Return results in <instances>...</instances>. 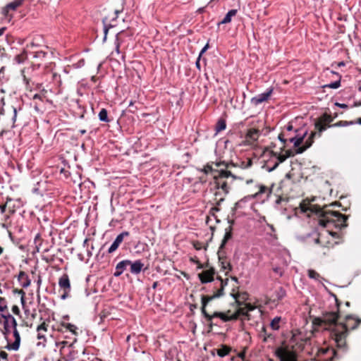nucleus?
Here are the masks:
<instances>
[{
  "label": "nucleus",
  "instance_id": "nucleus-40",
  "mask_svg": "<svg viewBox=\"0 0 361 361\" xmlns=\"http://www.w3.org/2000/svg\"><path fill=\"white\" fill-rule=\"evenodd\" d=\"M77 330L78 327L73 324V326H70V329L68 331L71 332L73 335L77 336L78 335Z\"/></svg>",
  "mask_w": 361,
  "mask_h": 361
},
{
  "label": "nucleus",
  "instance_id": "nucleus-5",
  "mask_svg": "<svg viewBox=\"0 0 361 361\" xmlns=\"http://www.w3.org/2000/svg\"><path fill=\"white\" fill-rule=\"evenodd\" d=\"M8 319H11V326L13 329V336L14 342L12 344H8L6 348L8 350H18L20 348V336L18 331L17 330V322L16 319L12 316L9 315Z\"/></svg>",
  "mask_w": 361,
  "mask_h": 361
},
{
  "label": "nucleus",
  "instance_id": "nucleus-28",
  "mask_svg": "<svg viewBox=\"0 0 361 361\" xmlns=\"http://www.w3.org/2000/svg\"><path fill=\"white\" fill-rule=\"evenodd\" d=\"M11 315L10 314H8L7 315L2 314V317L5 319L4 322V327L6 332H8L10 331V328H12L11 326V319H8V316Z\"/></svg>",
  "mask_w": 361,
  "mask_h": 361
},
{
  "label": "nucleus",
  "instance_id": "nucleus-14",
  "mask_svg": "<svg viewBox=\"0 0 361 361\" xmlns=\"http://www.w3.org/2000/svg\"><path fill=\"white\" fill-rule=\"evenodd\" d=\"M144 263L142 262L141 260L137 259L134 262L131 261V264H130V272L133 274H138L141 272L142 268L144 267Z\"/></svg>",
  "mask_w": 361,
  "mask_h": 361
},
{
  "label": "nucleus",
  "instance_id": "nucleus-37",
  "mask_svg": "<svg viewBox=\"0 0 361 361\" xmlns=\"http://www.w3.org/2000/svg\"><path fill=\"white\" fill-rule=\"evenodd\" d=\"M315 128L317 129H318L319 132V133H322V131L325 130H326V127L325 126L322 125V123L320 121L319 122H317L315 123Z\"/></svg>",
  "mask_w": 361,
  "mask_h": 361
},
{
  "label": "nucleus",
  "instance_id": "nucleus-24",
  "mask_svg": "<svg viewBox=\"0 0 361 361\" xmlns=\"http://www.w3.org/2000/svg\"><path fill=\"white\" fill-rule=\"evenodd\" d=\"M209 40L207 42V44L202 47L201 51L199 53L198 57L195 61L196 68H201L200 61L203 56V54L209 49Z\"/></svg>",
  "mask_w": 361,
  "mask_h": 361
},
{
  "label": "nucleus",
  "instance_id": "nucleus-7",
  "mask_svg": "<svg viewBox=\"0 0 361 361\" xmlns=\"http://www.w3.org/2000/svg\"><path fill=\"white\" fill-rule=\"evenodd\" d=\"M290 341L293 345L298 346V348H302L309 339L305 337L301 332H298L293 334Z\"/></svg>",
  "mask_w": 361,
  "mask_h": 361
},
{
  "label": "nucleus",
  "instance_id": "nucleus-9",
  "mask_svg": "<svg viewBox=\"0 0 361 361\" xmlns=\"http://www.w3.org/2000/svg\"><path fill=\"white\" fill-rule=\"evenodd\" d=\"M211 322H208L209 323V326H212L213 325L212 319L214 318L218 317L220 318L223 322H228L231 320H235L238 319L237 314H232L231 315H228L224 312H215L213 314H210Z\"/></svg>",
  "mask_w": 361,
  "mask_h": 361
},
{
  "label": "nucleus",
  "instance_id": "nucleus-58",
  "mask_svg": "<svg viewBox=\"0 0 361 361\" xmlns=\"http://www.w3.org/2000/svg\"><path fill=\"white\" fill-rule=\"evenodd\" d=\"M345 65V62L343 61L338 62V64H337V66L338 67L344 66Z\"/></svg>",
  "mask_w": 361,
  "mask_h": 361
},
{
  "label": "nucleus",
  "instance_id": "nucleus-20",
  "mask_svg": "<svg viewBox=\"0 0 361 361\" xmlns=\"http://www.w3.org/2000/svg\"><path fill=\"white\" fill-rule=\"evenodd\" d=\"M18 280L20 281L23 288H27L31 283L30 279L24 271H20L18 274Z\"/></svg>",
  "mask_w": 361,
  "mask_h": 361
},
{
  "label": "nucleus",
  "instance_id": "nucleus-39",
  "mask_svg": "<svg viewBox=\"0 0 361 361\" xmlns=\"http://www.w3.org/2000/svg\"><path fill=\"white\" fill-rule=\"evenodd\" d=\"M7 308L5 304V299L0 298V312H4Z\"/></svg>",
  "mask_w": 361,
  "mask_h": 361
},
{
  "label": "nucleus",
  "instance_id": "nucleus-49",
  "mask_svg": "<svg viewBox=\"0 0 361 361\" xmlns=\"http://www.w3.org/2000/svg\"><path fill=\"white\" fill-rule=\"evenodd\" d=\"M360 322H361V319H360L358 318H356L355 319V324L353 326H352L351 329H356L358 326V325L360 324Z\"/></svg>",
  "mask_w": 361,
  "mask_h": 361
},
{
  "label": "nucleus",
  "instance_id": "nucleus-38",
  "mask_svg": "<svg viewBox=\"0 0 361 361\" xmlns=\"http://www.w3.org/2000/svg\"><path fill=\"white\" fill-rule=\"evenodd\" d=\"M248 313L247 309L243 307H240L237 312H235V314H238V317L240 315V314H242V315H246Z\"/></svg>",
  "mask_w": 361,
  "mask_h": 361
},
{
  "label": "nucleus",
  "instance_id": "nucleus-50",
  "mask_svg": "<svg viewBox=\"0 0 361 361\" xmlns=\"http://www.w3.org/2000/svg\"><path fill=\"white\" fill-rule=\"evenodd\" d=\"M245 307L247 309V312L252 311L254 310V307L250 304H246Z\"/></svg>",
  "mask_w": 361,
  "mask_h": 361
},
{
  "label": "nucleus",
  "instance_id": "nucleus-35",
  "mask_svg": "<svg viewBox=\"0 0 361 361\" xmlns=\"http://www.w3.org/2000/svg\"><path fill=\"white\" fill-rule=\"evenodd\" d=\"M221 269H224V271H226L227 272L231 271V269H232V266L230 264V262H228L221 261Z\"/></svg>",
  "mask_w": 361,
  "mask_h": 361
},
{
  "label": "nucleus",
  "instance_id": "nucleus-51",
  "mask_svg": "<svg viewBox=\"0 0 361 361\" xmlns=\"http://www.w3.org/2000/svg\"><path fill=\"white\" fill-rule=\"evenodd\" d=\"M335 104L341 109H347L348 108V105L345 104H341V103L336 102Z\"/></svg>",
  "mask_w": 361,
  "mask_h": 361
},
{
  "label": "nucleus",
  "instance_id": "nucleus-11",
  "mask_svg": "<svg viewBox=\"0 0 361 361\" xmlns=\"http://www.w3.org/2000/svg\"><path fill=\"white\" fill-rule=\"evenodd\" d=\"M214 271L213 269L204 270L198 274L202 283H207L214 281Z\"/></svg>",
  "mask_w": 361,
  "mask_h": 361
},
{
  "label": "nucleus",
  "instance_id": "nucleus-19",
  "mask_svg": "<svg viewBox=\"0 0 361 361\" xmlns=\"http://www.w3.org/2000/svg\"><path fill=\"white\" fill-rule=\"evenodd\" d=\"M327 71H329V73L331 74H336V77H337V79L333 82H330L329 84H326V85H323V87L324 88H332V89H337L340 86H341V76H339L335 71H332V70H330V69H326Z\"/></svg>",
  "mask_w": 361,
  "mask_h": 361
},
{
  "label": "nucleus",
  "instance_id": "nucleus-48",
  "mask_svg": "<svg viewBox=\"0 0 361 361\" xmlns=\"http://www.w3.org/2000/svg\"><path fill=\"white\" fill-rule=\"evenodd\" d=\"M73 324L71 323H63L62 328H64L66 331H68L70 329V326H73Z\"/></svg>",
  "mask_w": 361,
  "mask_h": 361
},
{
  "label": "nucleus",
  "instance_id": "nucleus-30",
  "mask_svg": "<svg viewBox=\"0 0 361 361\" xmlns=\"http://www.w3.org/2000/svg\"><path fill=\"white\" fill-rule=\"evenodd\" d=\"M99 118L101 121L103 122H109V119L108 118V113L106 109H102L99 113Z\"/></svg>",
  "mask_w": 361,
  "mask_h": 361
},
{
  "label": "nucleus",
  "instance_id": "nucleus-23",
  "mask_svg": "<svg viewBox=\"0 0 361 361\" xmlns=\"http://www.w3.org/2000/svg\"><path fill=\"white\" fill-rule=\"evenodd\" d=\"M259 131L255 128L250 129L246 135L247 139H248L250 141H256L257 140L259 136Z\"/></svg>",
  "mask_w": 361,
  "mask_h": 361
},
{
  "label": "nucleus",
  "instance_id": "nucleus-13",
  "mask_svg": "<svg viewBox=\"0 0 361 361\" xmlns=\"http://www.w3.org/2000/svg\"><path fill=\"white\" fill-rule=\"evenodd\" d=\"M25 0H14L10 3H8L3 9V14L5 16H8V13L10 10L15 11L20 6L23 4Z\"/></svg>",
  "mask_w": 361,
  "mask_h": 361
},
{
  "label": "nucleus",
  "instance_id": "nucleus-3",
  "mask_svg": "<svg viewBox=\"0 0 361 361\" xmlns=\"http://www.w3.org/2000/svg\"><path fill=\"white\" fill-rule=\"evenodd\" d=\"M216 167L225 166V169H220L218 174H213L215 179V187L217 189H221L225 195L228 194L230 190L229 185L232 183L233 180L237 178V176L229 169L234 166L232 163L216 162L215 163Z\"/></svg>",
  "mask_w": 361,
  "mask_h": 361
},
{
  "label": "nucleus",
  "instance_id": "nucleus-60",
  "mask_svg": "<svg viewBox=\"0 0 361 361\" xmlns=\"http://www.w3.org/2000/svg\"><path fill=\"white\" fill-rule=\"evenodd\" d=\"M252 164V161L250 160H249L246 164V166H245V168H248L251 166Z\"/></svg>",
  "mask_w": 361,
  "mask_h": 361
},
{
  "label": "nucleus",
  "instance_id": "nucleus-52",
  "mask_svg": "<svg viewBox=\"0 0 361 361\" xmlns=\"http://www.w3.org/2000/svg\"><path fill=\"white\" fill-rule=\"evenodd\" d=\"M6 204L0 205V214H3L6 212Z\"/></svg>",
  "mask_w": 361,
  "mask_h": 361
},
{
  "label": "nucleus",
  "instance_id": "nucleus-42",
  "mask_svg": "<svg viewBox=\"0 0 361 361\" xmlns=\"http://www.w3.org/2000/svg\"><path fill=\"white\" fill-rule=\"evenodd\" d=\"M353 124V121L348 122V121H340L338 123L336 124V126H347L348 125Z\"/></svg>",
  "mask_w": 361,
  "mask_h": 361
},
{
  "label": "nucleus",
  "instance_id": "nucleus-55",
  "mask_svg": "<svg viewBox=\"0 0 361 361\" xmlns=\"http://www.w3.org/2000/svg\"><path fill=\"white\" fill-rule=\"evenodd\" d=\"M267 226L271 229L272 232H275L274 227L272 224L267 223Z\"/></svg>",
  "mask_w": 361,
  "mask_h": 361
},
{
  "label": "nucleus",
  "instance_id": "nucleus-21",
  "mask_svg": "<svg viewBox=\"0 0 361 361\" xmlns=\"http://www.w3.org/2000/svg\"><path fill=\"white\" fill-rule=\"evenodd\" d=\"M47 325L44 322H43L39 326H38L37 328V339L43 340L44 341H45L46 337H45L44 332H47Z\"/></svg>",
  "mask_w": 361,
  "mask_h": 361
},
{
  "label": "nucleus",
  "instance_id": "nucleus-57",
  "mask_svg": "<svg viewBox=\"0 0 361 361\" xmlns=\"http://www.w3.org/2000/svg\"><path fill=\"white\" fill-rule=\"evenodd\" d=\"M293 126H292V125H290V124H288V125L287 126V127H286V130H287L288 131H290V130H293Z\"/></svg>",
  "mask_w": 361,
  "mask_h": 361
},
{
  "label": "nucleus",
  "instance_id": "nucleus-17",
  "mask_svg": "<svg viewBox=\"0 0 361 361\" xmlns=\"http://www.w3.org/2000/svg\"><path fill=\"white\" fill-rule=\"evenodd\" d=\"M265 190H266V187L263 186V185H261L259 187V191L258 192H256L255 195L245 197V198H243V199L240 200V201L237 202L235 203V207H237V208L242 207H243V204L245 203L247 201V200L254 198V197L258 196L260 193L264 192Z\"/></svg>",
  "mask_w": 361,
  "mask_h": 361
},
{
  "label": "nucleus",
  "instance_id": "nucleus-64",
  "mask_svg": "<svg viewBox=\"0 0 361 361\" xmlns=\"http://www.w3.org/2000/svg\"><path fill=\"white\" fill-rule=\"evenodd\" d=\"M157 282H154V283H153V285H152V288H153V289H155V288H157Z\"/></svg>",
  "mask_w": 361,
  "mask_h": 361
},
{
  "label": "nucleus",
  "instance_id": "nucleus-44",
  "mask_svg": "<svg viewBox=\"0 0 361 361\" xmlns=\"http://www.w3.org/2000/svg\"><path fill=\"white\" fill-rule=\"evenodd\" d=\"M75 67L74 68H81L82 66H85V60L84 59H80V61H78V62L74 65Z\"/></svg>",
  "mask_w": 361,
  "mask_h": 361
},
{
  "label": "nucleus",
  "instance_id": "nucleus-29",
  "mask_svg": "<svg viewBox=\"0 0 361 361\" xmlns=\"http://www.w3.org/2000/svg\"><path fill=\"white\" fill-rule=\"evenodd\" d=\"M281 319V318L280 317H276L271 320V322L270 323V326L273 330L276 331V330L279 329V328H280L279 323H280Z\"/></svg>",
  "mask_w": 361,
  "mask_h": 361
},
{
  "label": "nucleus",
  "instance_id": "nucleus-36",
  "mask_svg": "<svg viewBox=\"0 0 361 361\" xmlns=\"http://www.w3.org/2000/svg\"><path fill=\"white\" fill-rule=\"evenodd\" d=\"M273 271L276 273L279 276H282L283 274V270L279 267H273Z\"/></svg>",
  "mask_w": 361,
  "mask_h": 361
},
{
  "label": "nucleus",
  "instance_id": "nucleus-27",
  "mask_svg": "<svg viewBox=\"0 0 361 361\" xmlns=\"http://www.w3.org/2000/svg\"><path fill=\"white\" fill-rule=\"evenodd\" d=\"M230 351L231 348L229 347L226 345H222L221 348L217 350L216 353L219 357H224L227 355Z\"/></svg>",
  "mask_w": 361,
  "mask_h": 361
},
{
  "label": "nucleus",
  "instance_id": "nucleus-15",
  "mask_svg": "<svg viewBox=\"0 0 361 361\" xmlns=\"http://www.w3.org/2000/svg\"><path fill=\"white\" fill-rule=\"evenodd\" d=\"M59 286L62 290L71 291V283L67 274H63L60 277Z\"/></svg>",
  "mask_w": 361,
  "mask_h": 361
},
{
  "label": "nucleus",
  "instance_id": "nucleus-1",
  "mask_svg": "<svg viewBox=\"0 0 361 361\" xmlns=\"http://www.w3.org/2000/svg\"><path fill=\"white\" fill-rule=\"evenodd\" d=\"M305 214L310 217L313 214L318 216V224L322 227L329 228L331 225L336 228H343L347 225L345 221L347 216L338 212L325 211L319 206L312 204L307 199L303 200L299 207L294 209V215L298 216L300 214Z\"/></svg>",
  "mask_w": 361,
  "mask_h": 361
},
{
  "label": "nucleus",
  "instance_id": "nucleus-8",
  "mask_svg": "<svg viewBox=\"0 0 361 361\" xmlns=\"http://www.w3.org/2000/svg\"><path fill=\"white\" fill-rule=\"evenodd\" d=\"M129 235H130V233L128 231H123L121 233H119L116 236V238L114 240V241L113 242V243L109 247V248L108 250V252L110 254V253H113L114 252H115L117 250V248L119 247V245L121 244V243L123 241L124 238L126 237H128Z\"/></svg>",
  "mask_w": 361,
  "mask_h": 361
},
{
  "label": "nucleus",
  "instance_id": "nucleus-4",
  "mask_svg": "<svg viewBox=\"0 0 361 361\" xmlns=\"http://www.w3.org/2000/svg\"><path fill=\"white\" fill-rule=\"evenodd\" d=\"M219 280L218 286L219 288H218L217 291L211 296H202V308L201 311L204 317L206 318L207 322H211V317L210 314H208L205 310L207 305L208 302H209L211 300H212L214 298H219L224 295V289L226 286L228 284V279H226V280H222L221 278L217 279Z\"/></svg>",
  "mask_w": 361,
  "mask_h": 361
},
{
  "label": "nucleus",
  "instance_id": "nucleus-32",
  "mask_svg": "<svg viewBox=\"0 0 361 361\" xmlns=\"http://www.w3.org/2000/svg\"><path fill=\"white\" fill-rule=\"evenodd\" d=\"M226 127V122L224 120H219L216 124V132L225 130Z\"/></svg>",
  "mask_w": 361,
  "mask_h": 361
},
{
  "label": "nucleus",
  "instance_id": "nucleus-59",
  "mask_svg": "<svg viewBox=\"0 0 361 361\" xmlns=\"http://www.w3.org/2000/svg\"><path fill=\"white\" fill-rule=\"evenodd\" d=\"M13 112H14V115H13V120L15 121H16V109L14 108L13 109Z\"/></svg>",
  "mask_w": 361,
  "mask_h": 361
},
{
  "label": "nucleus",
  "instance_id": "nucleus-43",
  "mask_svg": "<svg viewBox=\"0 0 361 361\" xmlns=\"http://www.w3.org/2000/svg\"><path fill=\"white\" fill-rule=\"evenodd\" d=\"M70 292L71 291L63 290V294L61 295V299L66 300L69 297Z\"/></svg>",
  "mask_w": 361,
  "mask_h": 361
},
{
  "label": "nucleus",
  "instance_id": "nucleus-26",
  "mask_svg": "<svg viewBox=\"0 0 361 361\" xmlns=\"http://www.w3.org/2000/svg\"><path fill=\"white\" fill-rule=\"evenodd\" d=\"M307 275L310 279H314L315 281L319 282L323 280V278L320 276V274L313 269H309L307 271Z\"/></svg>",
  "mask_w": 361,
  "mask_h": 361
},
{
  "label": "nucleus",
  "instance_id": "nucleus-34",
  "mask_svg": "<svg viewBox=\"0 0 361 361\" xmlns=\"http://www.w3.org/2000/svg\"><path fill=\"white\" fill-rule=\"evenodd\" d=\"M286 295V290L283 288H279L276 292V295L278 300L283 299Z\"/></svg>",
  "mask_w": 361,
  "mask_h": 361
},
{
  "label": "nucleus",
  "instance_id": "nucleus-41",
  "mask_svg": "<svg viewBox=\"0 0 361 361\" xmlns=\"http://www.w3.org/2000/svg\"><path fill=\"white\" fill-rule=\"evenodd\" d=\"M45 55H46V53L44 51H40L36 52V54L34 55V56L36 58H43L45 56Z\"/></svg>",
  "mask_w": 361,
  "mask_h": 361
},
{
  "label": "nucleus",
  "instance_id": "nucleus-63",
  "mask_svg": "<svg viewBox=\"0 0 361 361\" xmlns=\"http://www.w3.org/2000/svg\"><path fill=\"white\" fill-rule=\"evenodd\" d=\"M204 11V8L202 7V8H200L198 10H197V12L199 13H202L203 11Z\"/></svg>",
  "mask_w": 361,
  "mask_h": 361
},
{
  "label": "nucleus",
  "instance_id": "nucleus-22",
  "mask_svg": "<svg viewBox=\"0 0 361 361\" xmlns=\"http://www.w3.org/2000/svg\"><path fill=\"white\" fill-rule=\"evenodd\" d=\"M307 134V131L306 130L302 135H296L289 138V141L290 142L293 143L295 147H299L302 142Z\"/></svg>",
  "mask_w": 361,
  "mask_h": 361
},
{
  "label": "nucleus",
  "instance_id": "nucleus-47",
  "mask_svg": "<svg viewBox=\"0 0 361 361\" xmlns=\"http://www.w3.org/2000/svg\"><path fill=\"white\" fill-rule=\"evenodd\" d=\"M67 344H68V341H62L59 343V345H61V348L60 349L61 353H62V351L65 350V347Z\"/></svg>",
  "mask_w": 361,
  "mask_h": 361
},
{
  "label": "nucleus",
  "instance_id": "nucleus-53",
  "mask_svg": "<svg viewBox=\"0 0 361 361\" xmlns=\"http://www.w3.org/2000/svg\"><path fill=\"white\" fill-rule=\"evenodd\" d=\"M19 293L22 294V297H21L20 300H21L22 305H23L25 304V299H24L25 292L23 290H20L19 291Z\"/></svg>",
  "mask_w": 361,
  "mask_h": 361
},
{
  "label": "nucleus",
  "instance_id": "nucleus-18",
  "mask_svg": "<svg viewBox=\"0 0 361 361\" xmlns=\"http://www.w3.org/2000/svg\"><path fill=\"white\" fill-rule=\"evenodd\" d=\"M238 11L236 9H231L225 15L224 18L217 23L218 26L223 24H227L231 22L232 18L234 17Z\"/></svg>",
  "mask_w": 361,
  "mask_h": 361
},
{
  "label": "nucleus",
  "instance_id": "nucleus-16",
  "mask_svg": "<svg viewBox=\"0 0 361 361\" xmlns=\"http://www.w3.org/2000/svg\"><path fill=\"white\" fill-rule=\"evenodd\" d=\"M316 135V133L312 132L310 134V136L306 140L305 145L302 147H298L296 150L297 154H302L307 149L310 147L313 143V140L314 136Z\"/></svg>",
  "mask_w": 361,
  "mask_h": 361
},
{
  "label": "nucleus",
  "instance_id": "nucleus-2",
  "mask_svg": "<svg viewBox=\"0 0 361 361\" xmlns=\"http://www.w3.org/2000/svg\"><path fill=\"white\" fill-rule=\"evenodd\" d=\"M338 315L336 312H328L323 317L322 321L329 325L335 324L331 331V337L337 348L343 352L347 350L346 338L348 335V328L344 324H336Z\"/></svg>",
  "mask_w": 361,
  "mask_h": 361
},
{
  "label": "nucleus",
  "instance_id": "nucleus-6",
  "mask_svg": "<svg viewBox=\"0 0 361 361\" xmlns=\"http://www.w3.org/2000/svg\"><path fill=\"white\" fill-rule=\"evenodd\" d=\"M273 90V87H269L267 89V90L264 92L260 93L254 97L251 100L252 103L255 105H259V104L267 101L271 94H272Z\"/></svg>",
  "mask_w": 361,
  "mask_h": 361
},
{
  "label": "nucleus",
  "instance_id": "nucleus-61",
  "mask_svg": "<svg viewBox=\"0 0 361 361\" xmlns=\"http://www.w3.org/2000/svg\"><path fill=\"white\" fill-rule=\"evenodd\" d=\"M260 222L267 223V220H266L265 216H262V217L260 218Z\"/></svg>",
  "mask_w": 361,
  "mask_h": 361
},
{
  "label": "nucleus",
  "instance_id": "nucleus-45",
  "mask_svg": "<svg viewBox=\"0 0 361 361\" xmlns=\"http://www.w3.org/2000/svg\"><path fill=\"white\" fill-rule=\"evenodd\" d=\"M12 312L15 314H20V310H19V308H18V307L17 305H13L12 307Z\"/></svg>",
  "mask_w": 361,
  "mask_h": 361
},
{
  "label": "nucleus",
  "instance_id": "nucleus-33",
  "mask_svg": "<svg viewBox=\"0 0 361 361\" xmlns=\"http://www.w3.org/2000/svg\"><path fill=\"white\" fill-rule=\"evenodd\" d=\"M203 171L206 174H208L209 173L212 174L213 173H216V174H218V171H219V170L214 169L212 165L205 166Z\"/></svg>",
  "mask_w": 361,
  "mask_h": 361
},
{
  "label": "nucleus",
  "instance_id": "nucleus-10",
  "mask_svg": "<svg viewBox=\"0 0 361 361\" xmlns=\"http://www.w3.org/2000/svg\"><path fill=\"white\" fill-rule=\"evenodd\" d=\"M275 156H276V161H275L274 164L273 165V166H271L267 169L268 171H269V172L276 169L278 167V166L281 163L283 162L287 158L293 156V153L290 150H287L284 154H278L277 155L276 154H275Z\"/></svg>",
  "mask_w": 361,
  "mask_h": 361
},
{
  "label": "nucleus",
  "instance_id": "nucleus-31",
  "mask_svg": "<svg viewBox=\"0 0 361 361\" xmlns=\"http://www.w3.org/2000/svg\"><path fill=\"white\" fill-rule=\"evenodd\" d=\"M106 18L103 19L102 20V23L104 24V39H103V41H106V36H107V34H108V31L109 30V28L112 27L113 26L111 25H107L106 23Z\"/></svg>",
  "mask_w": 361,
  "mask_h": 361
},
{
  "label": "nucleus",
  "instance_id": "nucleus-46",
  "mask_svg": "<svg viewBox=\"0 0 361 361\" xmlns=\"http://www.w3.org/2000/svg\"><path fill=\"white\" fill-rule=\"evenodd\" d=\"M1 358L6 360L8 359V354L4 351L0 352V359Z\"/></svg>",
  "mask_w": 361,
  "mask_h": 361
},
{
  "label": "nucleus",
  "instance_id": "nucleus-25",
  "mask_svg": "<svg viewBox=\"0 0 361 361\" xmlns=\"http://www.w3.org/2000/svg\"><path fill=\"white\" fill-rule=\"evenodd\" d=\"M231 230H232L231 226H228V228H226L225 229V235H224V237L221 243V245L219 247L220 249H222L225 246V245L226 244L228 240L231 238V237H232Z\"/></svg>",
  "mask_w": 361,
  "mask_h": 361
},
{
  "label": "nucleus",
  "instance_id": "nucleus-62",
  "mask_svg": "<svg viewBox=\"0 0 361 361\" xmlns=\"http://www.w3.org/2000/svg\"><path fill=\"white\" fill-rule=\"evenodd\" d=\"M354 319V318H353V317L352 315H348L346 317V320L347 321H349L350 319Z\"/></svg>",
  "mask_w": 361,
  "mask_h": 361
},
{
  "label": "nucleus",
  "instance_id": "nucleus-56",
  "mask_svg": "<svg viewBox=\"0 0 361 361\" xmlns=\"http://www.w3.org/2000/svg\"><path fill=\"white\" fill-rule=\"evenodd\" d=\"M6 30V27H2L0 28V36L4 35Z\"/></svg>",
  "mask_w": 361,
  "mask_h": 361
},
{
  "label": "nucleus",
  "instance_id": "nucleus-54",
  "mask_svg": "<svg viewBox=\"0 0 361 361\" xmlns=\"http://www.w3.org/2000/svg\"><path fill=\"white\" fill-rule=\"evenodd\" d=\"M279 140L281 142H283V143H285V142H286V140H287L286 139H285V138L283 137V134H280V135H279Z\"/></svg>",
  "mask_w": 361,
  "mask_h": 361
},
{
  "label": "nucleus",
  "instance_id": "nucleus-12",
  "mask_svg": "<svg viewBox=\"0 0 361 361\" xmlns=\"http://www.w3.org/2000/svg\"><path fill=\"white\" fill-rule=\"evenodd\" d=\"M131 264V261L129 259L122 260L117 264L116 266V270L114 273V276L115 277L120 276L123 271L126 269L127 267H128Z\"/></svg>",
  "mask_w": 361,
  "mask_h": 361
}]
</instances>
